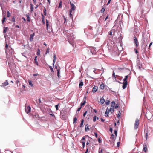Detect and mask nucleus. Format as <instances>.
Returning <instances> with one entry per match:
<instances>
[{
  "instance_id": "f257e3e1",
  "label": "nucleus",
  "mask_w": 153,
  "mask_h": 153,
  "mask_svg": "<svg viewBox=\"0 0 153 153\" xmlns=\"http://www.w3.org/2000/svg\"><path fill=\"white\" fill-rule=\"evenodd\" d=\"M146 117L149 120H153V112L149 111L147 112L146 114Z\"/></svg>"
},
{
  "instance_id": "f03ea898",
  "label": "nucleus",
  "mask_w": 153,
  "mask_h": 153,
  "mask_svg": "<svg viewBox=\"0 0 153 153\" xmlns=\"http://www.w3.org/2000/svg\"><path fill=\"white\" fill-rule=\"evenodd\" d=\"M70 4L71 7V9L70 10V17L71 18L72 17V15L71 14L72 11H74L75 10L76 7L71 2H70Z\"/></svg>"
},
{
  "instance_id": "7ed1b4c3",
  "label": "nucleus",
  "mask_w": 153,
  "mask_h": 153,
  "mask_svg": "<svg viewBox=\"0 0 153 153\" xmlns=\"http://www.w3.org/2000/svg\"><path fill=\"white\" fill-rule=\"evenodd\" d=\"M123 80V83L122 88L123 89H125L126 88L127 85V79L124 78Z\"/></svg>"
},
{
  "instance_id": "20e7f679",
  "label": "nucleus",
  "mask_w": 153,
  "mask_h": 153,
  "mask_svg": "<svg viewBox=\"0 0 153 153\" xmlns=\"http://www.w3.org/2000/svg\"><path fill=\"white\" fill-rule=\"evenodd\" d=\"M139 124V120L138 119H137L134 123V128L135 129H136L138 128Z\"/></svg>"
},
{
  "instance_id": "39448f33",
  "label": "nucleus",
  "mask_w": 153,
  "mask_h": 153,
  "mask_svg": "<svg viewBox=\"0 0 153 153\" xmlns=\"http://www.w3.org/2000/svg\"><path fill=\"white\" fill-rule=\"evenodd\" d=\"M25 109L26 112L27 113H28L30 111L31 108L30 106H28L27 107H25Z\"/></svg>"
},
{
  "instance_id": "423d86ee",
  "label": "nucleus",
  "mask_w": 153,
  "mask_h": 153,
  "mask_svg": "<svg viewBox=\"0 0 153 153\" xmlns=\"http://www.w3.org/2000/svg\"><path fill=\"white\" fill-rule=\"evenodd\" d=\"M146 47H145L144 48H143L141 50L142 54V55L144 57H145V51H146Z\"/></svg>"
},
{
  "instance_id": "0eeeda50",
  "label": "nucleus",
  "mask_w": 153,
  "mask_h": 153,
  "mask_svg": "<svg viewBox=\"0 0 153 153\" xmlns=\"http://www.w3.org/2000/svg\"><path fill=\"white\" fill-rule=\"evenodd\" d=\"M134 41L135 44H136V47H137L138 46V41L135 36L134 37Z\"/></svg>"
},
{
  "instance_id": "6e6552de",
  "label": "nucleus",
  "mask_w": 153,
  "mask_h": 153,
  "mask_svg": "<svg viewBox=\"0 0 153 153\" xmlns=\"http://www.w3.org/2000/svg\"><path fill=\"white\" fill-rule=\"evenodd\" d=\"M86 99V97H84L83 98V100L84 101L83 102H82L80 104V106L82 107L83 106L85 105V103H86V101L85 100V99Z\"/></svg>"
},
{
  "instance_id": "1a4fd4ad",
  "label": "nucleus",
  "mask_w": 153,
  "mask_h": 153,
  "mask_svg": "<svg viewBox=\"0 0 153 153\" xmlns=\"http://www.w3.org/2000/svg\"><path fill=\"white\" fill-rule=\"evenodd\" d=\"M8 84V82L7 80L5 82H4V83H3L2 84L1 86L2 87H4L7 86Z\"/></svg>"
},
{
  "instance_id": "9d476101",
  "label": "nucleus",
  "mask_w": 153,
  "mask_h": 153,
  "mask_svg": "<svg viewBox=\"0 0 153 153\" xmlns=\"http://www.w3.org/2000/svg\"><path fill=\"white\" fill-rule=\"evenodd\" d=\"M110 112V110L109 109L107 108L106 110L105 114V117H108V114H109Z\"/></svg>"
},
{
  "instance_id": "9b49d317",
  "label": "nucleus",
  "mask_w": 153,
  "mask_h": 153,
  "mask_svg": "<svg viewBox=\"0 0 153 153\" xmlns=\"http://www.w3.org/2000/svg\"><path fill=\"white\" fill-rule=\"evenodd\" d=\"M97 88L98 87H97L95 86L93 88L92 91V92L93 93H95L97 91Z\"/></svg>"
},
{
  "instance_id": "f8f14e48",
  "label": "nucleus",
  "mask_w": 153,
  "mask_h": 153,
  "mask_svg": "<svg viewBox=\"0 0 153 153\" xmlns=\"http://www.w3.org/2000/svg\"><path fill=\"white\" fill-rule=\"evenodd\" d=\"M143 150L145 152H146L147 151V148L146 147V145L145 144L143 145Z\"/></svg>"
},
{
  "instance_id": "ddd939ff",
  "label": "nucleus",
  "mask_w": 153,
  "mask_h": 153,
  "mask_svg": "<svg viewBox=\"0 0 153 153\" xmlns=\"http://www.w3.org/2000/svg\"><path fill=\"white\" fill-rule=\"evenodd\" d=\"M34 36V34H32L30 35V37L29 39H30V40L31 42H32L33 41V39Z\"/></svg>"
},
{
  "instance_id": "4468645a",
  "label": "nucleus",
  "mask_w": 153,
  "mask_h": 153,
  "mask_svg": "<svg viewBox=\"0 0 153 153\" xmlns=\"http://www.w3.org/2000/svg\"><path fill=\"white\" fill-rule=\"evenodd\" d=\"M100 102L101 104H103L105 102V100L103 97H102L101 98Z\"/></svg>"
},
{
  "instance_id": "2eb2a0df",
  "label": "nucleus",
  "mask_w": 153,
  "mask_h": 153,
  "mask_svg": "<svg viewBox=\"0 0 153 153\" xmlns=\"http://www.w3.org/2000/svg\"><path fill=\"white\" fill-rule=\"evenodd\" d=\"M85 129L86 131H88L89 130V126L88 124L86 125L85 126Z\"/></svg>"
},
{
  "instance_id": "dca6fc26",
  "label": "nucleus",
  "mask_w": 153,
  "mask_h": 153,
  "mask_svg": "<svg viewBox=\"0 0 153 153\" xmlns=\"http://www.w3.org/2000/svg\"><path fill=\"white\" fill-rule=\"evenodd\" d=\"M60 69H57V75L59 79L60 78Z\"/></svg>"
},
{
  "instance_id": "f3484780",
  "label": "nucleus",
  "mask_w": 153,
  "mask_h": 153,
  "mask_svg": "<svg viewBox=\"0 0 153 153\" xmlns=\"http://www.w3.org/2000/svg\"><path fill=\"white\" fill-rule=\"evenodd\" d=\"M115 105V103L114 101H112L111 103V107L114 108V107Z\"/></svg>"
},
{
  "instance_id": "a211bd4d",
  "label": "nucleus",
  "mask_w": 153,
  "mask_h": 153,
  "mask_svg": "<svg viewBox=\"0 0 153 153\" xmlns=\"http://www.w3.org/2000/svg\"><path fill=\"white\" fill-rule=\"evenodd\" d=\"M137 66H139L140 65H142V63L140 62V60H138V59H137Z\"/></svg>"
},
{
  "instance_id": "6ab92c4d",
  "label": "nucleus",
  "mask_w": 153,
  "mask_h": 153,
  "mask_svg": "<svg viewBox=\"0 0 153 153\" xmlns=\"http://www.w3.org/2000/svg\"><path fill=\"white\" fill-rule=\"evenodd\" d=\"M84 119H82L81 121V123L80 125V127H82L83 126V123H84Z\"/></svg>"
},
{
  "instance_id": "aec40b11",
  "label": "nucleus",
  "mask_w": 153,
  "mask_h": 153,
  "mask_svg": "<svg viewBox=\"0 0 153 153\" xmlns=\"http://www.w3.org/2000/svg\"><path fill=\"white\" fill-rule=\"evenodd\" d=\"M100 89L103 90L104 88V85L103 83L101 84L100 86Z\"/></svg>"
},
{
  "instance_id": "412c9836",
  "label": "nucleus",
  "mask_w": 153,
  "mask_h": 153,
  "mask_svg": "<svg viewBox=\"0 0 153 153\" xmlns=\"http://www.w3.org/2000/svg\"><path fill=\"white\" fill-rule=\"evenodd\" d=\"M30 6L31 12H32L33 10L34 6L32 4H30Z\"/></svg>"
},
{
  "instance_id": "4be33fe9",
  "label": "nucleus",
  "mask_w": 153,
  "mask_h": 153,
  "mask_svg": "<svg viewBox=\"0 0 153 153\" xmlns=\"http://www.w3.org/2000/svg\"><path fill=\"white\" fill-rule=\"evenodd\" d=\"M42 21L43 22V23L44 24H45L44 16H43V14H42Z\"/></svg>"
},
{
  "instance_id": "5701e85b",
  "label": "nucleus",
  "mask_w": 153,
  "mask_h": 153,
  "mask_svg": "<svg viewBox=\"0 0 153 153\" xmlns=\"http://www.w3.org/2000/svg\"><path fill=\"white\" fill-rule=\"evenodd\" d=\"M83 85V82L82 81H81L80 82L79 84V88H82V86Z\"/></svg>"
},
{
  "instance_id": "b1692460",
  "label": "nucleus",
  "mask_w": 153,
  "mask_h": 153,
  "mask_svg": "<svg viewBox=\"0 0 153 153\" xmlns=\"http://www.w3.org/2000/svg\"><path fill=\"white\" fill-rule=\"evenodd\" d=\"M8 30V27H5L4 28V30L3 31V33H5Z\"/></svg>"
},
{
  "instance_id": "393cba45",
  "label": "nucleus",
  "mask_w": 153,
  "mask_h": 153,
  "mask_svg": "<svg viewBox=\"0 0 153 153\" xmlns=\"http://www.w3.org/2000/svg\"><path fill=\"white\" fill-rule=\"evenodd\" d=\"M28 83H29V85H30L32 87L33 86V85L31 81L29 80H28Z\"/></svg>"
},
{
  "instance_id": "a878e982",
  "label": "nucleus",
  "mask_w": 153,
  "mask_h": 153,
  "mask_svg": "<svg viewBox=\"0 0 153 153\" xmlns=\"http://www.w3.org/2000/svg\"><path fill=\"white\" fill-rule=\"evenodd\" d=\"M37 57V56H36L35 57V59H34V63L35 64H36L37 65H38V62L37 61V60H36Z\"/></svg>"
},
{
  "instance_id": "bb28decb",
  "label": "nucleus",
  "mask_w": 153,
  "mask_h": 153,
  "mask_svg": "<svg viewBox=\"0 0 153 153\" xmlns=\"http://www.w3.org/2000/svg\"><path fill=\"white\" fill-rule=\"evenodd\" d=\"M77 120V118L76 117H74L73 119V124L76 123Z\"/></svg>"
},
{
  "instance_id": "cd10ccee",
  "label": "nucleus",
  "mask_w": 153,
  "mask_h": 153,
  "mask_svg": "<svg viewBox=\"0 0 153 153\" xmlns=\"http://www.w3.org/2000/svg\"><path fill=\"white\" fill-rule=\"evenodd\" d=\"M46 10L45 7H44V9H43V12L44 15L45 16L46 15Z\"/></svg>"
},
{
  "instance_id": "c85d7f7f",
  "label": "nucleus",
  "mask_w": 153,
  "mask_h": 153,
  "mask_svg": "<svg viewBox=\"0 0 153 153\" xmlns=\"http://www.w3.org/2000/svg\"><path fill=\"white\" fill-rule=\"evenodd\" d=\"M46 28L47 30L48 29V22L47 20H46Z\"/></svg>"
},
{
  "instance_id": "c756f323",
  "label": "nucleus",
  "mask_w": 153,
  "mask_h": 153,
  "mask_svg": "<svg viewBox=\"0 0 153 153\" xmlns=\"http://www.w3.org/2000/svg\"><path fill=\"white\" fill-rule=\"evenodd\" d=\"M112 76L113 77V78H114L116 80V76L115 74V73L114 72V71H113V74H112Z\"/></svg>"
},
{
  "instance_id": "7c9ffc66",
  "label": "nucleus",
  "mask_w": 153,
  "mask_h": 153,
  "mask_svg": "<svg viewBox=\"0 0 153 153\" xmlns=\"http://www.w3.org/2000/svg\"><path fill=\"white\" fill-rule=\"evenodd\" d=\"M111 113H112L114 111V108L111 107L110 109L109 110Z\"/></svg>"
},
{
  "instance_id": "2f4dec72",
  "label": "nucleus",
  "mask_w": 153,
  "mask_h": 153,
  "mask_svg": "<svg viewBox=\"0 0 153 153\" xmlns=\"http://www.w3.org/2000/svg\"><path fill=\"white\" fill-rule=\"evenodd\" d=\"M49 68H50L51 71V72H53L54 71H53V69L52 67L51 66H49Z\"/></svg>"
},
{
  "instance_id": "473e14b6",
  "label": "nucleus",
  "mask_w": 153,
  "mask_h": 153,
  "mask_svg": "<svg viewBox=\"0 0 153 153\" xmlns=\"http://www.w3.org/2000/svg\"><path fill=\"white\" fill-rule=\"evenodd\" d=\"M5 19H6V17H5V16H4L3 18V19L2 20V22L3 24L4 23V22L5 21Z\"/></svg>"
},
{
  "instance_id": "72a5a7b5",
  "label": "nucleus",
  "mask_w": 153,
  "mask_h": 153,
  "mask_svg": "<svg viewBox=\"0 0 153 153\" xmlns=\"http://www.w3.org/2000/svg\"><path fill=\"white\" fill-rule=\"evenodd\" d=\"M40 51L39 49H38L37 50V55L38 56H39L40 55Z\"/></svg>"
},
{
  "instance_id": "f704fd0d",
  "label": "nucleus",
  "mask_w": 153,
  "mask_h": 153,
  "mask_svg": "<svg viewBox=\"0 0 153 153\" xmlns=\"http://www.w3.org/2000/svg\"><path fill=\"white\" fill-rule=\"evenodd\" d=\"M6 43V45H5V49L6 50H6L7 49L8 45V44L6 42H5Z\"/></svg>"
},
{
  "instance_id": "c9c22d12",
  "label": "nucleus",
  "mask_w": 153,
  "mask_h": 153,
  "mask_svg": "<svg viewBox=\"0 0 153 153\" xmlns=\"http://www.w3.org/2000/svg\"><path fill=\"white\" fill-rule=\"evenodd\" d=\"M49 48H48L47 49L46 51V53H45V54H47V53H48L49 52Z\"/></svg>"
},
{
  "instance_id": "e433bc0d",
  "label": "nucleus",
  "mask_w": 153,
  "mask_h": 153,
  "mask_svg": "<svg viewBox=\"0 0 153 153\" xmlns=\"http://www.w3.org/2000/svg\"><path fill=\"white\" fill-rule=\"evenodd\" d=\"M7 17H9L10 16V14L8 11L7 12Z\"/></svg>"
},
{
  "instance_id": "4c0bfd02",
  "label": "nucleus",
  "mask_w": 153,
  "mask_h": 153,
  "mask_svg": "<svg viewBox=\"0 0 153 153\" xmlns=\"http://www.w3.org/2000/svg\"><path fill=\"white\" fill-rule=\"evenodd\" d=\"M62 1H61L59 3V6L58 7L59 8H61L62 7Z\"/></svg>"
},
{
  "instance_id": "58836bf2",
  "label": "nucleus",
  "mask_w": 153,
  "mask_h": 153,
  "mask_svg": "<svg viewBox=\"0 0 153 153\" xmlns=\"http://www.w3.org/2000/svg\"><path fill=\"white\" fill-rule=\"evenodd\" d=\"M110 101L109 100L106 101H105V104L107 105L109 104Z\"/></svg>"
},
{
  "instance_id": "ea45409f",
  "label": "nucleus",
  "mask_w": 153,
  "mask_h": 153,
  "mask_svg": "<svg viewBox=\"0 0 153 153\" xmlns=\"http://www.w3.org/2000/svg\"><path fill=\"white\" fill-rule=\"evenodd\" d=\"M11 21L12 22H15V19L14 16H13L12 17Z\"/></svg>"
},
{
  "instance_id": "a19ab883",
  "label": "nucleus",
  "mask_w": 153,
  "mask_h": 153,
  "mask_svg": "<svg viewBox=\"0 0 153 153\" xmlns=\"http://www.w3.org/2000/svg\"><path fill=\"white\" fill-rule=\"evenodd\" d=\"M96 116H95L93 117V121L94 122H95L96 121Z\"/></svg>"
},
{
  "instance_id": "79ce46f5",
  "label": "nucleus",
  "mask_w": 153,
  "mask_h": 153,
  "mask_svg": "<svg viewBox=\"0 0 153 153\" xmlns=\"http://www.w3.org/2000/svg\"><path fill=\"white\" fill-rule=\"evenodd\" d=\"M137 67H138L139 69L140 70H141L142 69V65H140L139 66H137Z\"/></svg>"
},
{
  "instance_id": "37998d69",
  "label": "nucleus",
  "mask_w": 153,
  "mask_h": 153,
  "mask_svg": "<svg viewBox=\"0 0 153 153\" xmlns=\"http://www.w3.org/2000/svg\"><path fill=\"white\" fill-rule=\"evenodd\" d=\"M105 11V9L104 8H102L101 10V13L104 12Z\"/></svg>"
},
{
  "instance_id": "c03bdc74",
  "label": "nucleus",
  "mask_w": 153,
  "mask_h": 153,
  "mask_svg": "<svg viewBox=\"0 0 153 153\" xmlns=\"http://www.w3.org/2000/svg\"><path fill=\"white\" fill-rule=\"evenodd\" d=\"M82 145L83 148H84L85 146V142H82Z\"/></svg>"
},
{
  "instance_id": "a18cd8bd",
  "label": "nucleus",
  "mask_w": 153,
  "mask_h": 153,
  "mask_svg": "<svg viewBox=\"0 0 153 153\" xmlns=\"http://www.w3.org/2000/svg\"><path fill=\"white\" fill-rule=\"evenodd\" d=\"M110 91H111V93L112 94H116V93L114 91H112L110 89Z\"/></svg>"
},
{
  "instance_id": "49530a36",
  "label": "nucleus",
  "mask_w": 153,
  "mask_h": 153,
  "mask_svg": "<svg viewBox=\"0 0 153 153\" xmlns=\"http://www.w3.org/2000/svg\"><path fill=\"white\" fill-rule=\"evenodd\" d=\"M120 111H119V113L117 115V118H119L120 117Z\"/></svg>"
},
{
  "instance_id": "de8ad7c7",
  "label": "nucleus",
  "mask_w": 153,
  "mask_h": 153,
  "mask_svg": "<svg viewBox=\"0 0 153 153\" xmlns=\"http://www.w3.org/2000/svg\"><path fill=\"white\" fill-rule=\"evenodd\" d=\"M119 107V105L118 104H117L115 106V108H117Z\"/></svg>"
},
{
  "instance_id": "09e8293b",
  "label": "nucleus",
  "mask_w": 153,
  "mask_h": 153,
  "mask_svg": "<svg viewBox=\"0 0 153 153\" xmlns=\"http://www.w3.org/2000/svg\"><path fill=\"white\" fill-rule=\"evenodd\" d=\"M82 108V107L80 106L79 108H78V109L77 110V111H79L81 109V108Z\"/></svg>"
},
{
  "instance_id": "8fccbe9b",
  "label": "nucleus",
  "mask_w": 153,
  "mask_h": 153,
  "mask_svg": "<svg viewBox=\"0 0 153 153\" xmlns=\"http://www.w3.org/2000/svg\"><path fill=\"white\" fill-rule=\"evenodd\" d=\"M114 138V136L113 134L111 135V137H110V138L111 139H113Z\"/></svg>"
},
{
  "instance_id": "3c124183",
  "label": "nucleus",
  "mask_w": 153,
  "mask_h": 153,
  "mask_svg": "<svg viewBox=\"0 0 153 153\" xmlns=\"http://www.w3.org/2000/svg\"><path fill=\"white\" fill-rule=\"evenodd\" d=\"M58 105H55V107L56 110H58Z\"/></svg>"
},
{
  "instance_id": "603ef678",
  "label": "nucleus",
  "mask_w": 153,
  "mask_h": 153,
  "mask_svg": "<svg viewBox=\"0 0 153 153\" xmlns=\"http://www.w3.org/2000/svg\"><path fill=\"white\" fill-rule=\"evenodd\" d=\"M87 113V111H85L83 114V116L84 117H85L86 114Z\"/></svg>"
},
{
  "instance_id": "864d4df0",
  "label": "nucleus",
  "mask_w": 153,
  "mask_h": 153,
  "mask_svg": "<svg viewBox=\"0 0 153 153\" xmlns=\"http://www.w3.org/2000/svg\"><path fill=\"white\" fill-rule=\"evenodd\" d=\"M114 132L115 135L116 136L117 135V131L116 130H114Z\"/></svg>"
},
{
  "instance_id": "5fc2aeb1",
  "label": "nucleus",
  "mask_w": 153,
  "mask_h": 153,
  "mask_svg": "<svg viewBox=\"0 0 153 153\" xmlns=\"http://www.w3.org/2000/svg\"><path fill=\"white\" fill-rule=\"evenodd\" d=\"M147 137H148V133L147 132L146 134V140L147 139Z\"/></svg>"
},
{
  "instance_id": "6e6d98bb",
  "label": "nucleus",
  "mask_w": 153,
  "mask_h": 153,
  "mask_svg": "<svg viewBox=\"0 0 153 153\" xmlns=\"http://www.w3.org/2000/svg\"><path fill=\"white\" fill-rule=\"evenodd\" d=\"M25 54V53H22V56H23L27 58V57L25 55H24Z\"/></svg>"
},
{
  "instance_id": "4d7b16f0",
  "label": "nucleus",
  "mask_w": 153,
  "mask_h": 153,
  "mask_svg": "<svg viewBox=\"0 0 153 153\" xmlns=\"http://www.w3.org/2000/svg\"><path fill=\"white\" fill-rule=\"evenodd\" d=\"M112 31H111H111H110V32H109V35H112Z\"/></svg>"
},
{
  "instance_id": "13d9d810",
  "label": "nucleus",
  "mask_w": 153,
  "mask_h": 153,
  "mask_svg": "<svg viewBox=\"0 0 153 153\" xmlns=\"http://www.w3.org/2000/svg\"><path fill=\"white\" fill-rule=\"evenodd\" d=\"M112 130H113V129H112V128L110 127V129H109V131H110L111 132H112Z\"/></svg>"
},
{
  "instance_id": "bf43d9fd",
  "label": "nucleus",
  "mask_w": 153,
  "mask_h": 153,
  "mask_svg": "<svg viewBox=\"0 0 153 153\" xmlns=\"http://www.w3.org/2000/svg\"><path fill=\"white\" fill-rule=\"evenodd\" d=\"M94 135L95 137L97 138V133L96 132H94Z\"/></svg>"
},
{
  "instance_id": "052dcab7",
  "label": "nucleus",
  "mask_w": 153,
  "mask_h": 153,
  "mask_svg": "<svg viewBox=\"0 0 153 153\" xmlns=\"http://www.w3.org/2000/svg\"><path fill=\"white\" fill-rule=\"evenodd\" d=\"M119 145H120V142H118L117 143V147H119Z\"/></svg>"
},
{
  "instance_id": "680f3d73",
  "label": "nucleus",
  "mask_w": 153,
  "mask_h": 153,
  "mask_svg": "<svg viewBox=\"0 0 153 153\" xmlns=\"http://www.w3.org/2000/svg\"><path fill=\"white\" fill-rule=\"evenodd\" d=\"M94 71H93L96 74L95 71H96V70L97 69L96 68H94Z\"/></svg>"
},
{
  "instance_id": "e2e57ef3",
  "label": "nucleus",
  "mask_w": 153,
  "mask_h": 153,
  "mask_svg": "<svg viewBox=\"0 0 153 153\" xmlns=\"http://www.w3.org/2000/svg\"><path fill=\"white\" fill-rule=\"evenodd\" d=\"M102 149H101L100 151H99V153H102Z\"/></svg>"
},
{
  "instance_id": "0e129e2a",
  "label": "nucleus",
  "mask_w": 153,
  "mask_h": 153,
  "mask_svg": "<svg viewBox=\"0 0 153 153\" xmlns=\"http://www.w3.org/2000/svg\"><path fill=\"white\" fill-rule=\"evenodd\" d=\"M101 120L102 122H104L105 121V120L102 118H101Z\"/></svg>"
},
{
  "instance_id": "69168bd1",
  "label": "nucleus",
  "mask_w": 153,
  "mask_h": 153,
  "mask_svg": "<svg viewBox=\"0 0 153 153\" xmlns=\"http://www.w3.org/2000/svg\"><path fill=\"white\" fill-rule=\"evenodd\" d=\"M56 55L55 54H54V56H53V59H56Z\"/></svg>"
},
{
  "instance_id": "338daca9",
  "label": "nucleus",
  "mask_w": 153,
  "mask_h": 153,
  "mask_svg": "<svg viewBox=\"0 0 153 153\" xmlns=\"http://www.w3.org/2000/svg\"><path fill=\"white\" fill-rule=\"evenodd\" d=\"M111 1V0H109L108 1V3L107 4V5H108L110 2V1Z\"/></svg>"
},
{
  "instance_id": "774afa93",
  "label": "nucleus",
  "mask_w": 153,
  "mask_h": 153,
  "mask_svg": "<svg viewBox=\"0 0 153 153\" xmlns=\"http://www.w3.org/2000/svg\"><path fill=\"white\" fill-rule=\"evenodd\" d=\"M27 21L28 22L30 21V17H29L28 18H27Z\"/></svg>"
}]
</instances>
